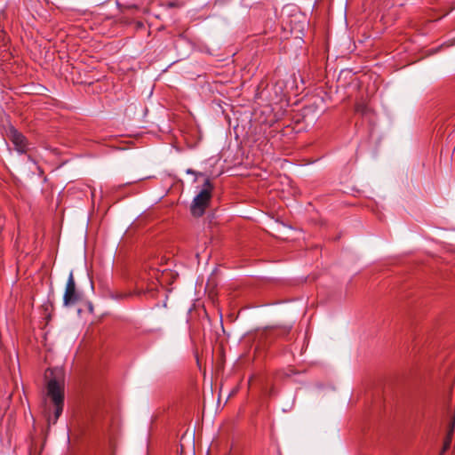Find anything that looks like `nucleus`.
Returning <instances> with one entry per match:
<instances>
[{"label":"nucleus","mask_w":455,"mask_h":455,"mask_svg":"<svg viewBox=\"0 0 455 455\" xmlns=\"http://www.w3.org/2000/svg\"><path fill=\"white\" fill-rule=\"evenodd\" d=\"M47 393L44 399L43 414L49 426L55 425L64 408V378L60 369H48Z\"/></svg>","instance_id":"f257e3e1"},{"label":"nucleus","mask_w":455,"mask_h":455,"mask_svg":"<svg viewBox=\"0 0 455 455\" xmlns=\"http://www.w3.org/2000/svg\"><path fill=\"white\" fill-rule=\"evenodd\" d=\"M212 189L213 186L212 185L210 180L206 179L203 188L194 198L191 204V213L193 216L200 217L204 213L205 209L211 201Z\"/></svg>","instance_id":"f03ea898"},{"label":"nucleus","mask_w":455,"mask_h":455,"mask_svg":"<svg viewBox=\"0 0 455 455\" xmlns=\"http://www.w3.org/2000/svg\"><path fill=\"white\" fill-rule=\"evenodd\" d=\"M7 138L13 144L14 149L19 154H25L29 149L27 138L13 126L8 129Z\"/></svg>","instance_id":"7ed1b4c3"},{"label":"nucleus","mask_w":455,"mask_h":455,"mask_svg":"<svg viewBox=\"0 0 455 455\" xmlns=\"http://www.w3.org/2000/svg\"><path fill=\"white\" fill-rule=\"evenodd\" d=\"M79 300L80 295L76 289L74 275L73 272H70L66 284L65 292L63 295V305L65 307H69L71 305L76 304Z\"/></svg>","instance_id":"20e7f679"},{"label":"nucleus","mask_w":455,"mask_h":455,"mask_svg":"<svg viewBox=\"0 0 455 455\" xmlns=\"http://www.w3.org/2000/svg\"><path fill=\"white\" fill-rule=\"evenodd\" d=\"M454 427H455V419H453L451 420V422L450 423L449 429H448L446 437L443 442V449L440 451V455H443L445 453V451L451 447L453 432H454Z\"/></svg>","instance_id":"39448f33"},{"label":"nucleus","mask_w":455,"mask_h":455,"mask_svg":"<svg viewBox=\"0 0 455 455\" xmlns=\"http://www.w3.org/2000/svg\"><path fill=\"white\" fill-rule=\"evenodd\" d=\"M132 296V293L127 292H116V294L112 295V298L116 299H125Z\"/></svg>","instance_id":"423d86ee"},{"label":"nucleus","mask_w":455,"mask_h":455,"mask_svg":"<svg viewBox=\"0 0 455 455\" xmlns=\"http://www.w3.org/2000/svg\"><path fill=\"white\" fill-rule=\"evenodd\" d=\"M355 111L358 113L364 114L366 112V107L362 103H357L355 105Z\"/></svg>","instance_id":"0eeeda50"},{"label":"nucleus","mask_w":455,"mask_h":455,"mask_svg":"<svg viewBox=\"0 0 455 455\" xmlns=\"http://www.w3.org/2000/svg\"><path fill=\"white\" fill-rule=\"evenodd\" d=\"M188 173H195V172L192 170H188Z\"/></svg>","instance_id":"6e6552de"}]
</instances>
